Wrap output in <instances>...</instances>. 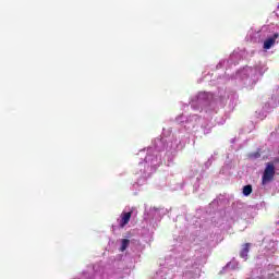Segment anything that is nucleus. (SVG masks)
I'll return each mask as SVG.
<instances>
[{"instance_id": "nucleus-19", "label": "nucleus", "mask_w": 279, "mask_h": 279, "mask_svg": "<svg viewBox=\"0 0 279 279\" xmlns=\"http://www.w3.org/2000/svg\"><path fill=\"white\" fill-rule=\"evenodd\" d=\"M217 201H214L211 204H216Z\"/></svg>"}, {"instance_id": "nucleus-9", "label": "nucleus", "mask_w": 279, "mask_h": 279, "mask_svg": "<svg viewBox=\"0 0 279 279\" xmlns=\"http://www.w3.org/2000/svg\"><path fill=\"white\" fill-rule=\"evenodd\" d=\"M155 279H168L167 278V270H159L156 274Z\"/></svg>"}, {"instance_id": "nucleus-2", "label": "nucleus", "mask_w": 279, "mask_h": 279, "mask_svg": "<svg viewBox=\"0 0 279 279\" xmlns=\"http://www.w3.org/2000/svg\"><path fill=\"white\" fill-rule=\"evenodd\" d=\"M254 73H256L255 69L246 66L236 73V77H240V80L244 82V86L250 87L256 84V80L250 76V75H254Z\"/></svg>"}, {"instance_id": "nucleus-18", "label": "nucleus", "mask_w": 279, "mask_h": 279, "mask_svg": "<svg viewBox=\"0 0 279 279\" xmlns=\"http://www.w3.org/2000/svg\"><path fill=\"white\" fill-rule=\"evenodd\" d=\"M231 60H234V54L233 56H231V58H230Z\"/></svg>"}, {"instance_id": "nucleus-1", "label": "nucleus", "mask_w": 279, "mask_h": 279, "mask_svg": "<svg viewBox=\"0 0 279 279\" xmlns=\"http://www.w3.org/2000/svg\"><path fill=\"white\" fill-rule=\"evenodd\" d=\"M191 106L194 110H215V101L213 100V94L206 92H199L191 100Z\"/></svg>"}, {"instance_id": "nucleus-5", "label": "nucleus", "mask_w": 279, "mask_h": 279, "mask_svg": "<svg viewBox=\"0 0 279 279\" xmlns=\"http://www.w3.org/2000/svg\"><path fill=\"white\" fill-rule=\"evenodd\" d=\"M269 108H278L279 106V88L276 94L271 96V98L268 100Z\"/></svg>"}, {"instance_id": "nucleus-7", "label": "nucleus", "mask_w": 279, "mask_h": 279, "mask_svg": "<svg viewBox=\"0 0 279 279\" xmlns=\"http://www.w3.org/2000/svg\"><path fill=\"white\" fill-rule=\"evenodd\" d=\"M130 219H132V211L123 213L122 219L120 222L121 228H125V226H128V223H130Z\"/></svg>"}, {"instance_id": "nucleus-17", "label": "nucleus", "mask_w": 279, "mask_h": 279, "mask_svg": "<svg viewBox=\"0 0 279 279\" xmlns=\"http://www.w3.org/2000/svg\"><path fill=\"white\" fill-rule=\"evenodd\" d=\"M205 165H206V167H208V165H210V160H208Z\"/></svg>"}, {"instance_id": "nucleus-3", "label": "nucleus", "mask_w": 279, "mask_h": 279, "mask_svg": "<svg viewBox=\"0 0 279 279\" xmlns=\"http://www.w3.org/2000/svg\"><path fill=\"white\" fill-rule=\"evenodd\" d=\"M274 175H276V167L274 166V163H267L266 169L263 174L262 183L264 185L269 184V182H271V180H274Z\"/></svg>"}, {"instance_id": "nucleus-10", "label": "nucleus", "mask_w": 279, "mask_h": 279, "mask_svg": "<svg viewBox=\"0 0 279 279\" xmlns=\"http://www.w3.org/2000/svg\"><path fill=\"white\" fill-rule=\"evenodd\" d=\"M243 195H245V197H248V195H252V185L251 184L245 185L243 187Z\"/></svg>"}, {"instance_id": "nucleus-6", "label": "nucleus", "mask_w": 279, "mask_h": 279, "mask_svg": "<svg viewBox=\"0 0 279 279\" xmlns=\"http://www.w3.org/2000/svg\"><path fill=\"white\" fill-rule=\"evenodd\" d=\"M250 247H252V243H245L242 245V248L240 251V257L244 258V260H247V254H250Z\"/></svg>"}, {"instance_id": "nucleus-13", "label": "nucleus", "mask_w": 279, "mask_h": 279, "mask_svg": "<svg viewBox=\"0 0 279 279\" xmlns=\"http://www.w3.org/2000/svg\"><path fill=\"white\" fill-rule=\"evenodd\" d=\"M232 267V263H228L223 268L222 271H226L227 269H230Z\"/></svg>"}, {"instance_id": "nucleus-14", "label": "nucleus", "mask_w": 279, "mask_h": 279, "mask_svg": "<svg viewBox=\"0 0 279 279\" xmlns=\"http://www.w3.org/2000/svg\"><path fill=\"white\" fill-rule=\"evenodd\" d=\"M197 119H198V118H197V114H194V116H192V117L190 118V121H193V120H194V121H197Z\"/></svg>"}, {"instance_id": "nucleus-16", "label": "nucleus", "mask_w": 279, "mask_h": 279, "mask_svg": "<svg viewBox=\"0 0 279 279\" xmlns=\"http://www.w3.org/2000/svg\"><path fill=\"white\" fill-rule=\"evenodd\" d=\"M210 132V126L204 129V134H208Z\"/></svg>"}, {"instance_id": "nucleus-11", "label": "nucleus", "mask_w": 279, "mask_h": 279, "mask_svg": "<svg viewBox=\"0 0 279 279\" xmlns=\"http://www.w3.org/2000/svg\"><path fill=\"white\" fill-rule=\"evenodd\" d=\"M130 245V240L123 239L121 244V252H125L128 250V246Z\"/></svg>"}, {"instance_id": "nucleus-4", "label": "nucleus", "mask_w": 279, "mask_h": 279, "mask_svg": "<svg viewBox=\"0 0 279 279\" xmlns=\"http://www.w3.org/2000/svg\"><path fill=\"white\" fill-rule=\"evenodd\" d=\"M278 33H275L272 36L268 37L264 41V49H270L272 45H276V39L278 38Z\"/></svg>"}, {"instance_id": "nucleus-12", "label": "nucleus", "mask_w": 279, "mask_h": 279, "mask_svg": "<svg viewBox=\"0 0 279 279\" xmlns=\"http://www.w3.org/2000/svg\"><path fill=\"white\" fill-rule=\"evenodd\" d=\"M248 158H250L251 160H257V158H260V153H259V151L250 153V154H248Z\"/></svg>"}, {"instance_id": "nucleus-8", "label": "nucleus", "mask_w": 279, "mask_h": 279, "mask_svg": "<svg viewBox=\"0 0 279 279\" xmlns=\"http://www.w3.org/2000/svg\"><path fill=\"white\" fill-rule=\"evenodd\" d=\"M145 161L148 162L151 167H158V156L155 158L151 155L146 156Z\"/></svg>"}, {"instance_id": "nucleus-15", "label": "nucleus", "mask_w": 279, "mask_h": 279, "mask_svg": "<svg viewBox=\"0 0 279 279\" xmlns=\"http://www.w3.org/2000/svg\"><path fill=\"white\" fill-rule=\"evenodd\" d=\"M182 119H183V116L177 118V122H178V123H183Z\"/></svg>"}]
</instances>
